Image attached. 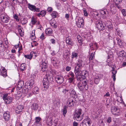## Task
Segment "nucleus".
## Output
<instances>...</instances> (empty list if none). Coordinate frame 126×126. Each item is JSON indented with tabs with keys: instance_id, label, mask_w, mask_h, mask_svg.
<instances>
[{
	"instance_id": "c03bdc74",
	"label": "nucleus",
	"mask_w": 126,
	"mask_h": 126,
	"mask_svg": "<svg viewBox=\"0 0 126 126\" xmlns=\"http://www.w3.org/2000/svg\"><path fill=\"white\" fill-rule=\"evenodd\" d=\"M31 23L32 25H34L37 22L36 19L34 18L33 17L31 18Z\"/></svg>"
},
{
	"instance_id": "69168bd1",
	"label": "nucleus",
	"mask_w": 126,
	"mask_h": 126,
	"mask_svg": "<svg viewBox=\"0 0 126 126\" xmlns=\"http://www.w3.org/2000/svg\"><path fill=\"white\" fill-rule=\"evenodd\" d=\"M50 41L53 44H54L55 43V40L54 39H51L50 40Z\"/></svg>"
},
{
	"instance_id": "393cba45",
	"label": "nucleus",
	"mask_w": 126,
	"mask_h": 126,
	"mask_svg": "<svg viewBox=\"0 0 126 126\" xmlns=\"http://www.w3.org/2000/svg\"><path fill=\"white\" fill-rule=\"evenodd\" d=\"M69 93L71 97L75 98H76L77 97V94L74 90Z\"/></svg>"
},
{
	"instance_id": "473e14b6",
	"label": "nucleus",
	"mask_w": 126,
	"mask_h": 126,
	"mask_svg": "<svg viewBox=\"0 0 126 126\" xmlns=\"http://www.w3.org/2000/svg\"><path fill=\"white\" fill-rule=\"evenodd\" d=\"M100 79L99 76H96L94 79L95 83L96 84H98L99 82Z\"/></svg>"
},
{
	"instance_id": "bf43d9fd",
	"label": "nucleus",
	"mask_w": 126,
	"mask_h": 126,
	"mask_svg": "<svg viewBox=\"0 0 126 126\" xmlns=\"http://www.w3.org/2000/svg\"><path fill=\"white\" fill-rule=\"evenodd\" d=\"M52 8L51 7H48L47 8V11L48 12L50 13L52 11Z\"/></svg>"
},
{
	"instance_id": "7ed1b4c3",
	"label": "nucleus",
	"mask_w": 126,
	"mask_h": 126,
	"mask_svg": "<svg viewBox=\"0 0 126 126\" xmlns=\"http://www.w3.org/2000/svg\"><path fill=\"white\" fill-rule=\"evenodd\" d=\"M51 77V75H50L49 74H47L43 80V85L44 88L47 89L49 86V80Z\"/></svg>"
},
{
	"instance_id": "052dcab7",
	"label": "nucleus",
	"mask_w": 126,
	"mask_h": 126,
	"mask_svg": "<svg viewBox=\"0 0 126 126\" xmlns=\"http://www.w3.org/2000/svg\"><path fill=\"white\" fill-rule=\"evenodd\" d=\"M122 12L124 16H126V10L124 9L122 11Z\"/></svg>"
},
{
	"instance_id": "9d476101",
	"label": "nucleus",
	"mask_w": 126,
	"mask_h": 126,
	"mask_svg": "<svg viewBox=\"0 0 126 126\" xmlns=\"http://www.w3.org/2000/svg\"><path fill=\"white\" fill-rule=\"evenodd\" d=\"M96 26L99 30H103L105 29V27L103 25L102 22L100 21H97L96 22Z\"/></svg>"
},
{
	"instance_id": "cd10ccee",
	"label": "nucleus",
	"mask_w": 126,
	"mask_h": 126,
	"mask_svg": "<svg viewBox=\"0 0 126 126\" xmlns=\"http://www.w3.org/2000/svg\"><path fill=\"white\" fill-rule=\"evenodd\" d=\"M117 55L118 56L124 57L126 55V53L124 51L122 50L118 53Z\"/></svg>"
},
{
	"instance_id": "2f4dec72",
	"label": "nucleus",
	"mask_w": 126,
	"mask_h": 126,
	"mask_svg": "<svg viewBox=\"0 0 126 126\" xmlns=\"http://www.w3.org/2000/svg\"><path fill=\"white\" fill-rule=\"evenodd\" d=\"M32 92L35 94H38L39 92L38 88L37 87H34L32 89Z\"/></svg>"
},
{
	"instance_id": "774afa93",
	"label": "nucleus",
	"mask_w": 126,
	"mask_h": 126,
	"mask_svg": "<svg viewBox=\"0 0 126 126\" xmlns=\"http://www.w3.org/2000/svg\"><path fill=\"white\" fill-rule=\"evenodd\" d=\"M68 92V91L67 90V89H63L62 91L63 93L65 94H66L67 92Z\"/></svg>"
},
{
	"instance_id": "5fc2aeb1",
	"label": "nucleus",
	"mask_w": 126,
	"mask_h": 126,
	"mask_svg": "<svg viewBox=\"0 0 126 126\" xmlns=\"http://www.w3.org/2000/svg\"><path fill=\"white\" fill-rule=\"evenodd\" d=\"M16 126H22L21 123L18 121L16 122Z\"/></svg>"
},
{
	"instance_id": "6ab92c4d",
	"label": "nucleus",
	"mask_w": 126,
	"mask_h": 126,
	"mask_svg": "<svg viewBox=\"0 0 126 126\" xmlns=\"http://www.w3.org/2000/svg\"><path fill=\"white\" fill-rule=\"evenodd\" d=\"M65 42L68 45L72 46L73 43L71 39L69 37H67L65 39Z\"/></svg>"
},
{
	"instance_id": "c9c22d12",
	"label": "nucleus",
	"mask_w": 126,
	"mask_h": 126,
	"mask_svg": "<svg viewBox=\"0 0 126 126\" xmlns=\"http://www.w3.org/2000/svg\"><path fill=\"white\" fill-rule=\"evenodd\" d=\"M31 108L35 110H37L38 108V105L36 104H33L31 106Z\"/></svg>"
},
{
	"instance_id": "c756f323",
	"label": "nucleus",
	"mask_w": 126,
	"mask_h": 126,
	"mask_svg": "<svg viewBox=\"0 0 126 126\" xmlns=\"http://www.w3.org/2000/svg\"><path fill=\"white\" fill-rule=\"evenodd\" d=\"M95 55V52H92L88 56V57L89 60L90 61L94 59L95 57L94 56Z\"/></svg>"
},
{
	"instance_id": "603ef678",
	"label": "nucleus",
	"mask_w": 126,
	"mask_h": 126,
	"mask_svg": "<svg viewBox=\"0 0 126 126\" xmlns=\"http://www.w3.org/2000/svg\"><path fill=\"white\" fill-rule=\"evenodd\" d=\"M67 108V106H64V108L63 110V115L64 116H65V114H66L67 111V110L66 109Z\"/></svg>"
},
{
	"instance_id": "423d86ee",
	"label": "nucleus",
	"mask_w": 126,
	"mask_h": 126,
	"mask_svg": "<svg viewBox=\"0 0 126 126\" xmlns=\"http://www.w3.org/2000/svg\"><path fill=\"white\" fill-rule=\"evenodd\" d=\"M28 8L34 12H39L40 11V8H37L34 5H32L29 3L27 4Z\"/></svg>"
},
{
	"instance_id": "bb28decb",
	"label": "nucleus",
	"mask_w": 126,
	"mask_h": 126,
	"mask_svg": "<svg viewBox=\"0 0 126 126\" xmlns=\"http://www.w3.org/2000/svg\"><path fill=\"white\" fill-rule=\"evenodd\" d=\"M34 83L33 82H30L27 83V86L28 89L29 90H30L34 85Z\"/></svg>"
},
{
	"instance_id": "58836bf2",
	"label": "nucleus",
	"mask_w": 126,
	"mask_h": 126,
	"mask_svg": "<svg viewBox=\"0 0 126 126\" xmlns=\"http://www.w3.org/2000/svg\"><path fill=\"white\" fill-rule=\"evenodd\" d=\"M30 54L32 56V57L33 58H35L38 55V54L36 52H34L33 51H32L30 53Z\"/></svg>"
},
{
	"instance_id": "13d9d810",
	"label": "nucleus",
	"mask_w": 126,
	"mask_h": 126,
	"mask_svg": "<svg viewBox=\"0 0 126 126\" xmlns=\"http://www.w3.org/2000/svg\"><path fill=\"white\" fill-rule=\"evenodd\" d=\"M21 23L22 24H25L27 23V21L25 19H23V20H21Z\"/></svg>"
},
{
	"instance_id": "8fccbe9b",
	"label": "nucleus",
	"mask_w": 126,
	"mask_h": 126,
	"mask_svg": "<svg viewBox=\"0 0 126 126\" xmlns=\"http://www.w3.org/2000/svg\"><path fill=\"white\" fill-rule=\"evenodd\" d=\"M122 0H113V1L115 4L117 5L121 2Z\"/></svg>"
},
{
	"instance_id": "79ce46f5",
	"label": "nucleus",
	"mask_w": 126,
	"mask_h": 126,
	"mask_svg": "<svg viewBox=\"0 0 126 126\" xmlns=\"http://www.w3.org/2000/svg\"><path fill=\"white\" fill-rule=\"evenodd\" d=\"M56 60V58L51 59V62L53 64V65L55 66H57V62Z\"/></svg>"
},
{
	"instance_id": "412c9836",
	"label": "nucleus",
	"mask_w": 126,
	"mask_h": 126,
	"mask_svg": "<svg viewBox=\"0 0 126 126\" xmlns=\"http://www.w3.org/2000/svg\"><path fill=\"white\" fill-rule=\"evenodd\" d=\"M35 120L34 124L36 125H37L40 124V122L41 121V119L40 117H37L35 118Z\"/></svg>"
},
{
	"instance_id": "a211bd4d",
	"label": "nucleus",
	"mask_w": 126,
	"mask_h": 126,
	"mask_svg": "<svg viewBox=\"0 0 126 126\" xmlns=\"http://www.w3.org/2000/svg\"><path fill=\"white\" fill-rule=\"evenodd\" d=\"M9 113L8 111L4 113L3 115V117L5 121H7L9 120L10 116Z\"/></svg>"
},
{
	"instance_id": "5701e85b",
	"label": "nucleus",
	"mask_w": 126,
	"mask_h": 126,
	"mask_svg": "<svg viewBox=\"0 0 126 126\" xmlns=\"http://www.w3.org/2000/svg\"><path fill=\"white\" fill-rule=\"evenodd\" d=\"M105 25L109 29H111L112 28V23L109 21H108L105 23Z\"/></svg>"
},
{
	"instance_id": "338daca9",
	"label": "nucleus",
	"mask_w": 126,
	"mask_h": 126,
	"mask_svg": "<svg viewBox=\"0 0 126 126\" xmlns=\"http://www.w3.org/2000/svg\"><path fill=\"white\" fill-rule=\"evenodd\" d=\"M40 38L42 40L44 39L45 38L44 37V34L43 33H42L40 37Z\"/></svg>"
},
{
	"instance_id": "a18cd8bd",
	"label": "nucleus",
	"mask_w": 126,
	"mask_h": 126,
	"mask_svg": "<svg viewBox=\"0 0 126 126\" xmlns=\"http://www.w3.org/2000/svg\"><path fill=\"white\" fill-rule=\"evenodd\" d=\"M77 38L79 43H80V45H82L81 43L82 42V40L81 39V37L79 35H78L77 36Z\"/></svg>"
},
{
	"instance_id": "20e7f679",
	"label": "nucleus",
	"mask_w": 126,
	"mask_h": 126,
	"mask_svg": "<svg viewBox=\"0 0 126 126\" xmlns=\"http://www.w3.org/2000/svg\"><path fill=\"white\" fill-rule=\"evenodd\" d=\"M91 121L90 118L87 117L80 124V126H90Z\"/></svg>"
},
{
	"instance_id": "f3484780",
	"label": "nucleus",
	"mask_w": 126,
	"mask_h": 126,
	"mask_svg": "<svg viewBox=\"0 0 126 126\" xmlns=\"http://www.w3.org/2000/svg\"><path fill=\"white\" fill-rule=\"evenodd\" d=\"M87 81L85 80L82 82V86L83 88V91L87 90L88 88V86L87 84Z\"/></svg>"
},
{
	"instance_id": "e2e57ef3",
	"label": "nucleus",
	"mask_w": 126,
	"mask_h": 126,
	"mask_svg": "<svg viewBox=\"0 0 126 126\" xmlns=\"http://www.w3.org/2000/svg\"><path fill=\"white\" fill-rule=\"evenodd\" d=\"M14 18L16 19L17 21H18L19 20V19L18 18V16L16 14H15L14 16Z\"/></svg>"
},
{
	"instance_id": "f03ea898",
	"label": "nucleus",
	"mask_w": 126,
	"mask_h": 126,
	"mask_svg": "<svg viewBox=\"0 0 126 126\" xmlns=\"http://www.w3.org/2000/svg\"><path fill=\"white\" fill-rule=\"evenodd\" d=\"M82 109H81L76 110L74 115V118L77 121H80L83 119L84 116V114L80 116L82 113Z\"/></svg>"
},
{
	"instance_id": "ea45409f",
	"label": "nucleus",
	"mask_w": 126,
	"mask_h": 126,
	"mask_svg": "<svg viewBox=\"0 0 126 126\" xmlns=\"http://www.w3.org/2000/svg\"><path fill=\"white\" fill-rule=\"evenodd\" d=\"M117 109V108L113 106L111 108V110L112 113L114 114Z\"/></svg>"
},
{
	"instance_id": "c85d7f7f",
	"label": "nucleus",
	"mask_w": 126,
	"mask_h": 126,
	"mask_svg": "<svg viewBox=\"0 0 126 126\" xmlns=\"http://www.w3.org/2000/svg\"><path fill=\"white\" fill-rule=\"evenodd\" d=\"M78 57V54L75 52H73L72 53L71 57L73 60V59L75 58L76 59Z\"/></svg>"
},
{
	"instance_id": "f257e3e1",
	"label": "nucleus",
	"mask_w": 126,
	"mask_h": 126,
	"mask_svg": "<svg viewBox=\"0 0 126 126\" xmlns=\"http://www.w3.org/2000/svg\"><path fill=\"white\" fill-rule=\"evenodd\" d=\"M81 69H79L78 68H75L74 72L75 75V78L78 81H80L88 76V74L86 70L81 71Z\"/></svg>"
},
{
	"instance_id": "aec40b11",
	"label": "nucleus",
	"mask_w": 126,
	"mask_h": 126,
	"mask_svg": "<svg viewBox=\"0 0 126 126\" xmlns=\"http://www.w3.org/2000/svg\"><path fill=\"white\" fill-rule=\"evenodd\" d=\"M24 83L22 80H19L17 85V89L20 90L21 89Z\"/></svg>"
},
{
	"instance_id": "7c9ffc66",
	"label": "nucleus",
	"mask_w": 126,
	"mask_h": 126,
	"mask_svg": "<svg viewBox=\"0 0 126 126\" xmlns=\"http://www.w3.org/2000/svg\"><path fill=\"white\" fill-rule=\"evenodd\" d=\"M53 30L52 29L49 28H47L46 31V33L47 34H50L52 33Z\"/></svg>"
},
{
	"instance_id": "a878e982",
	"label": "nucleus",
	"mask_w": 126,
	"mask_h": 126,
	"mask_svg": "<svg viewBox=\"0 0 126 126\" xmlns=\"http://www.w3.org/2000/svg\"><path fill=\"white\" fill-rule=\"evenodd\" d=\"M52 118L49 117H48L47 120V123L48 126H51L52 124Z\"/></svg>"
},
{
	"instance_id": "3c124183",
	"label": "nucleus",
	"mask_w": 126,
	"mask_h": 126,
	"mask_svg": "<svg viewBox=\"0 0 126 126\" xmlns=\"http://www.w3.org/2000/svg\"><path fill=\"white\" fill-rule=\"evenodd\" d=\"M22 28L18 29V31L21 36H22L24 35L23 33L22 32Z\"/></svg>"
},
{
	"instance_id": "e433bc0d",
	"label": "nucleus",
	"mask_w": 126,
	"mask_h": 126,
	"mask_svg": "<svg viewBox=\"0 0 126 126\" xmlns=\"http://www.w3.org/2000/svg\"><path fill=\"white\" fill-rule=\"evenodd\" d=\"M118 44L121 47H122L123 45V43L122 42L119 38H116Z\"/></svg>"
},
{
	"instance_id": "4be33fe9",
	"label": "nucleus",
	"mask_w": 126,
	"mask_h": 126,
	"mask_svg": "<svg viewBox=\"0 0 126 126\" xmlns=\"http://www.w3.org/2000/svg\"><path fill=\"white\" fill-rule=\"evenodd\" d=\"M50 25L53 28H55L57 27V23L56 21L54 20H52L50 21Z\"/></svg>"
},
{
	"instance_id": "37998d69",
	"label": "nucleus",
	"mask_w": 126,
	"mask_h": 126,
	"mask_svg": "<svg viewBox=\"0 0 126 126\" xmlns=\"http://www.w3.org/2000/svg\"><path fill=\"white\" fill-rule=\"evenodd\" d=\"M74 90L73 88V87L72 85H70L67 88V90L69 92V93H70L71 92H72Z\"/></svg>"
},
{
	"instance_id": "dca6fc26",
	"label": "nucleus",
	"mask_w": 126,
	"mask_h": 126,
	"mask_svg": "<svg viewBox=\"0 0 126 126\" xmlns=\"http://www.w3.org/2000/svg\"><path fill=\"white\" fill-rule=\"evenodd\" d=\"M23 108L24 107L23 106L21 105H19L16 108L15 112L18 114L20 113Z\"/></svg>"
},
{
	"instance_id": "ddd939ff",
	"label": "nucleus",
	"mask_w": 126,
	"mask_h": 126,
	"mask_svg": "<svg viewBox=\"0 0 126 126\" xmlns=\"http://www.w3.org/2000/svg\"><path fill=\"white\" fill-rule=\"evenodd\" d=\"M75 102L72 98H68L67 101V105L69 107H72L75 104Z\"/></svg>"
},
{
	"instance_id": "b1692460",
	"label": "nucleus",
	"mask_w": 126,
	"mask_h": 126,
	"mask_svg": "<svg viewBox=\"0 0 126 126\" xmlns=\"http://www.w3.org/2000/svg\"><path fill=\"white\" fill-rule=\"evenodd\" d=\"M46 11L43 10L41 11L40 13L37 14V15L38 17H40L41 16H44L46 15Z\"/></svg>"
},
{
	"instance_id": "09e8293b",
	"label": "nucleus",
	"mask_w": 126,
	"mask_h": 126,
	"mask_svg": "<svg viewBox=\"0 0 126 126\" xmlns=\"http://www.w3.org/2000/svg\"><path fill=\"white\" fill-rule=\"evenodd\" d=\"M35 30H33L32 31V33L31 34V37L32 38V39H33L35 38Z\"/></svg>"
},
{
	"instance_id": "4468645a",
	"label": "nucleus",
	"mask_w": 126,
	"mask_h": 126,
	"mask_svg": "<svg viewBox=\"0 0 126 126\" xmlns=\"http://www.w3.org/2000/svg\"><path fill=\"white\" fill-rule=\"evenodd\" d=\"M56 79L57 83L59 84H62L63 81V77L61 75H59L57 76Z\"/></svg>"
},
{
	"instance_id": "f8f14e48",
	"label": "nucleus",
	"mask_w": 126,
	"mask_h": 126,
	"mask_svg": "<svg viewBox=\"0 0 126 126\" xmlns=\"http://www.w3.org/2000/svg\"><path fill=\"white\" fill-rule=\"evenodd\" d=\"M0 75L4 77H6L7 76V70L4 67L2 66L0 68Z\"/></svg>"
},
{
	"instance_id": "f704fd0d",
	"label": "nucleus",
	"mask_w": 126,
	"mask_h": 126,
	"mask_svg": "<svg viewBox=\"0 0 126 126\" xmlns=\"http://www.w3.org/2000/svg\"><path fill=\"white\" fill-rule=\"evenodd\" d=\"M26 69V65L24 63L22 64L20 67V69L21 71H23Z\"/></svg>"
},
{
	"instance_id": "680f3d73",
	"label": "nucleus",
	"mask_w": 126,
	"mask_h": 126,
	"mask_svg": "<svg viewBox=\"0 0 126 126\" xmlns=\"http://www.w3.org/2000/svg\"><path fill=\"white\" fill-rule=\"evenodd\" d=\"M96 47V48H97V44L95 42L93 45V49H94V48H95Z\"/></svg>"
},
{
	"instance_id": "6e6d98bb",
	"label": "nucleus",
	"mask_w": 126,
	"mask_h": 126,
	"mask_svg": "<svg viewBox=\"0 0 126 126\" xmlns=\"http://www.w3.org/2000/svg\"><path fill=\"white\" fill-rule=\"evenodd\" d=\"M117 34L120 37L121 36L122 34V32L120 31V30H117Z\"/></svg>"
},
{
	"instance_id": "2eb2a0df",
	"label": "nucleus",
	"mask_w": 126,
	"mask_h": 126,
	"mask_svg": "<svg viewBox=\"0 0 126 126\" xmlns=\"http://www.w3.org/2000/svg\"><path fill=\"white\" fill-rule=\"evenodd\" d=\"M83 63V61L82 60H79L76 64L75 68L76 69V68H78L79 69H81L84 66Z\"/></svg>"
},
{
	"instance_id": "49530a36",
	"label": "nucleus",
	"mask_w": 126,
	"mask_h": 126,
	"mask_svg": "<svg viewBox=\"0 0 126 126\" xmlns=\"http://www.w3.org/2000/svg\"><path fill=\"white\" fill-rule=\"evenodd\" d=\"M121 113V111L119 109H117L114 115H119Z\"/></svg>"
},
{
	"instance_id": "1a4fd4ad",
	"label": "nucleus",
	"mask_w": 126,
	"mask_h": 126,
	"mask_svg": "<svg viewBox=\"0 0 126 126\" xmlns=\"http://www.w3.org/2000/svg\"><path fill=\"white\" fill-rule=\"evenodd\" d=\"M84 20L82 17H79L78 21L76 22V24L77 26L79 28L82 27L83 26Z\"/></svg>"
},
{
	"instance_id": "864d4df0",
	"label": "nucleus",
	"mask_w": 126,
	"mask_h": 126,
	"mask_svg": "<svg viewBox=\"0 0 126 126\" xmlns=\"http://www.w3.org/2000/svg\"><path fill=\"white\" fill-rule=\"evenodd\" d=\"M24 56L25 58L29 59H31L32 58V56H31V55L30 54V55H24Z\"/></svg>"
},
{
	"instance_id": "39448f33",
	"label": "nucleus",
	"mask_w": 126,
	"mask_h": 126,
	"mask_svg": "<svg viewBox=\"0 0 126 126\" xmlns=\"http://www.w3.org/2000/svg\"><path fill=\"white\" fill-rule=\"evenodd\" d=\"M1 21L3 23H8L9 19V16L6 14H2L0 17Z\"/></svg>"
},
{
	"instance_id": "de8ad7c7",
	"label": "nucleus",
	"mask_w": 126,
	"mask_h": 126,
	"mask_svg": "<svg viewBox=\"0 0 126 126\" xmlns=\"http://www.w3.org/2000/svg\"><path fill=\"white\" fill-rule=\"evenodd\" d=\"M107 12H108L106 10H101L100 11V13L103 15H106Z\"/></svg>"
},
{
	"instance_id": "72a5a7b5",
	"label": "nucleus",
	"mask_w": 126,
	"mask_h": 126,
	"mask_svg": "<svg viewBox=\"0 0 126 126\" xmlns=\"http://www.w3.org/2000/svg\"><path fill=\"white\" fill-rule=\"evenodd\" d=\"M82 84L79 82L77 84V86L79 89L81 91H83V87Z\"/></svg>"
},
{
	"instance_id": "9b49d317",
	"label": "nucleus",
	"mask_w": 126,
	"mask_h": 126,
	"mask_svg": "<svg viewBox=\"0 0 126 126\" xmlns=\"http://www.w3.org/2000/svg\"><path fill=\"white\" fill-rule=\"evenodd\" d=\"M48 62L47 61H42V63L41 64L42 70L43 72L46 71L47 70Z\"/></svg>"
},
{
	"instance_id": "4c0bfd02",
	"label": "nucleus",
	"mask_w": 126,
	"mask_h": 126,
	"mask_svg": "<svg viewBox=\"0 0 126 126\" xmlns=\"http://www.w3.org/2000/svg\"><path fill=\"white\" fill-rule=\"evenodd\" d=\"M51 15L53 18H55L57 17L58 14L56 11H53L52 12Z\"/></svg>"
},
{
	"instance_id": "a19ab883",
	"label": "nucleus",
	"mask_w": 126,
	"mask_h": 126,
	"mask_svg": "<svg viewBox=\"0 0 126 126\" xmlns=\"http://www.w3.org/2000/svg\"><path fill=\"white\" fill-rule=\"evenodd\" d=\"M115 8L113 5H111L110 6V12L112 14H114L115 12V10L114 9Z\"/></svg>"
},
{
	"instance_id": "0eeeda50",
	"label": "nucleus",
	"mask_w": 126,
	"mask_h": 126,
	"mask_svg": "<svg viewBox=\"0 0 126 126\" xmlns=\"http://www.w3.org/2000/svg\"><path fill=\"white\" fill-rule=\"evenodd\" d=\"M2 98L5 103L7 104L10 103L12 101V98L8 96L7 94H4L2 96Z\"/></svg>"
},
{
	"instance_id": "0e129e2a",
	"label": "nucleus",
	"mask_w": 126,
	"mask_h": 126,
	"mask_svg": "<svg viewBox=\"0 0 126 126\" xmlns=\"http://www.w3.org/2000/svg\"><path fill=\"white\" fill-rule=\"evenodd\" d=\"M71 68L69 66H67L66 68V70L67 71H69L71 69Z\"/></svg>"
},
{
	"instance_id": "4d7b16f0",
	"label": "nucleus",
	"mask_w": 126,
	"mask_h": 126,
	"mask_svg": "<svg viewBox=\"0 0 126 126\" xmlns=\"http://www.w3.org/2000/svg\"><path fill=\"white\" fill-rule=\"evenodd\" d=\"M112 73L113 74L112 75H116V74L117 73V71L115 70L113 68L112 70Z\"/></svg>"
},
{
	"instance_id": "6e6552de",
	"label": "nucleus",
	"mask_w": 126,
	"mask_h": 126,
	"mask_svg": "<svg viewBox=\"0 0 126 126\" xmlns=\"http://www.w3.org/2000/svg\"><path fill=\"white\" fill-rule=\"evenodd\" d=\"M67 77L68 78V82L70 83L72 82L75 79V75L74 73L71 71L69 72L67 75Z\"/></svg>"
}]
</instances>
